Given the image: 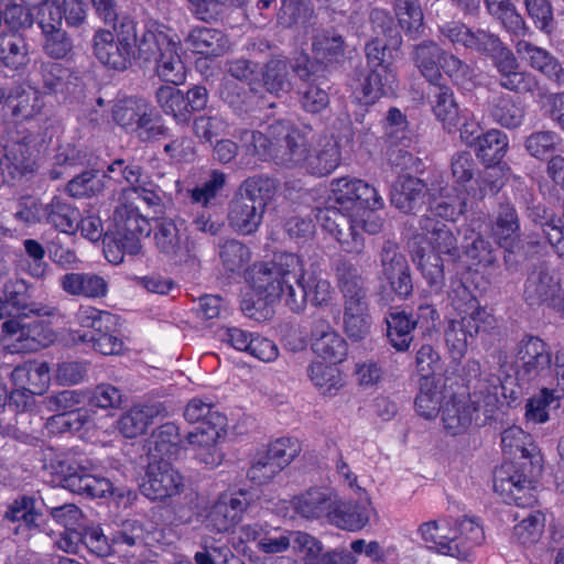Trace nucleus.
<instances>
[{"mask_svg": "<svg viewBox=\"0 0 564 564\" xmlns=\"http://www.w3.org/2000/svg\"><path fill=\"white\" fill-rule=\"evenodd\" d=\"M134 47L138 50L139 58L156 63V74L162 80L173 85L185 82V66L178 53L181 42L171 30L158 21H148L138 34L135 22L124 18L120 22L117 37L105 29H98L93 37L96 58L118 70H123L130 65Z\"/></svg>", "mask_w": 564, "mask_h": 564, "instance_id": "obj_1", "label": "nucleus"}, {"mask_svg": "<svg viewBox=\"0 0 564 564\" xmlns=\"http://www.w3.org/2000/svg\"><path fill=\"white\" fill-rule=\"evenodd\" d=\"M329 206L317 208L315 218L332 235L343 251L360 254L362 232L376 235L383 223L376 210L384 205L378 191L358 178L340 177L330 183Z\"/></svg>", "mask_w": 564, "mask_h": 564, "instance_id": "obj_2", "label": "nucleus"}, {"mask_svg": "<svg viewBox=\"0 0 564 564\" xmlns=\"http://www.w3.org/2000/svg\"><path fill=\"white\" fill-rule=\"evenodd\" d=\"M303 260L294 253H281L269 263L254 264L250 283L260 297L268 302L284 300L293 312H302L308 302L314 306L327 305L332 300L328 280L310 278L305 281Z\"/></svg>", "mask_w": 564, "mask_h": 564, "instance_id": "obj_3", "label": "nucleus"}, {"mask_svg": "<svg viewBox=\"0 0 564 564\" xmlns=\"http://www.w3.org/2000/svg\"><path fill=\"white\" fill-rule=\"evenodd\" d=\"M336 276L344 297V330L350 339L361 340L371 326L364 279L357 267L347 260L338 263Z\"/></svg>", "mask_w": 564, "mask_h": 564, "instance_id": "obj_4", "label": "nucleus"}, {"mask_svg": "<svg viewBox=\"0 0 564 564\" xmlns=\"http://www.w3.org/2000/svg\"><path fill=\"white\" fill-rule=\"evenodd\" d=\"M274 189L271 178L254 176L246 180L229 205V226L240 235H251L260 227Z\"/></svg>", "mask_w": 564, "mask_h": 564, "instance_id": "obj_5", "label": "nucleus"}, {"mask_svg": "<svg viewBox=\"0 0 564 564\" xmlns=\"http://www.w3.org/2000/svg\"><path fill=\"white\" fill-rule=\"evenodd\" d=\"M151 230L149 218L138 207L120 203L113 213V231L104 241L107 260L117 264L123 260V253H139L141 239L149 237Z\"/></svg>", "mask_w": 564, "mask_h": 564, "instance_id": "obj_6", "label": "nucleus"}, {"mask_svg": "<svg viewBox=\"0 0 564 564\" xmlns=\"http://www.w3.org/2000/svg\"><path fill=\"white\" fill-rule=\"evenodd\" d=\"M527 220L521 248L527 254L544 252L551 246L560 257H564V224L561 217L544 203L531 198L527 200Z\"/></svg>", "mask_w": 564, "mask_h": 564, "instance_id": "obj_7", "label": "nucleus"}, {"mask_svg": "<svg viewBox=\"0 0 564 564\" xmlns=\"http://www.w3.org/2000/svg\"><path fill=\"white\" fill-rule=\"evenodd\" d=\"M45 148V137L39 130H19L7 145L0 143V174L15 178L34 173Z\"/></svg>", "mask_w": 564, "mask_h": 564, "instance_id": "obj_8", "label": "nucleus"}, {"mask_svg": "<svg viewBox=\"0 0 564 564\" xmlns=\"http://www.w3.org/2000/svg\"><path fill=\"white\" fill-rule=\"evenodd\" d=\"M474 406L470 394L447 395L444 389L425 391V420L441 412L443 426L451 435H458L470 426L477 411Z\"/></svg>", "mask_w": 564, "mask_h": 564, "instance_id": "obj_9", "label": "nucleus"}, {"mask_svg": "<svg viewBox=\"0 0 564 564\" xmlns=\"http://www.w3.org/2000/svg\"><path fill=\"white\" fill-rule=\"evenodd\" d=\"M112 119L126 132L134 133L142 141L159 139L167 130L153 108L141 98L129 97L116 102Z\"/></svg>", "mask_w": 564, "mask_h": 564, "instance_id": "obj_10", "label": "nucleus"}, {"mask_svg": "<svg viewBox=\"0 0 564 564\" xmlns=\"http://www.w3.org/2000/svg\"><path fill=\"white\" fill-rule=\"evenodd\" d=\"M269 132L276 142L272 160L285 167H299L307 172L311 149L306 134L285 121L273 122L269 126Z\"/></svg>", "mask_w": 564, "mask_h": 564, "instance_id": "obj_11", "label": "nucleus"}, {"mask_svg": "<svg viewBox=\"0 0 564 564\" xmlns=\"http://www.w3.org/2000/svg\"><path fill=\"white\" fill-rule=\"evenodd\" d=\"M517 378L524 381L547 378L551 375L552 355L547 345L538 336L525 335L514 348Z\"/></svg>", "mask_w": 564, "mask_h": 564, "instance_id": "obj_12", "label": "nucleus"}, {"mask_svg": "<svg viewBox=\"0 0 564 564\" xmlns=\"http://www.w3.org/2000/svg\"><path fill=\"white\" fill-rule=\"evenodd\" d=\"M155 97L163 112L178 122H187L191 112L205 109L208 102V93L203 86H194L186 94L174 86H161Z\"/></svg>", "mask_w": 564, "mask_h": 564, "instance_id": "obj_13", "label": "nucleus"}, {"mask_svg": "<svg viewBox=\"0 0 564 564\" xmlns=\"http://www.w3.org/2000/svg\"><path fill=\"white\" fill-rule=\"evenodd\" d=\"M523 299L531 307L542 305L556 310L564 307V293L561 284L543 262L535 265L529 273L524 283Z\"/></svg>", "mask_w": 564, "mask_h": 564, "instance_id": "obj_14", "label": "nucleus"}, {"mask_svg": "<svg viewBox=\"0 0 564 564\" xmlns=\"http://www.w3.org/2000/svg\"><path fill=\"white\" fill-rule=\"evenodd\" d=\"M11 380L17 387L11 392L12 400L18 403V398H25L22 408L28 409L33 402V395H41L48 389L50 367L45 361H25L12 370Z\"/></svg>", "mask_w": 564, "mask_h": 564, "instance_id": "obj_15", "label": "nucleus"}, {"mask_svg": "<svg viewBox=\"0 0 564 564\" xmlns=\"http://www.w3.org/2000/svg\"><path fill=\"white\" fill-rule=\"evenodd\" d=\"M477 158L485 164L487 171L482 182L488 184L490 191L496 194L503 186V181L497 177V165L500 164L507 153L509 142L505 132L498 129L488 130L474 139Z\"/></svg>", "mask_w": 564, "mask_h": 564, "instance_id": "obj_16", "label": "nucleus"}, {"mask_svg": "<svg viewBox=\"0 0 564 564\" xmlns=\"http://www.w3.org/2000/svg\"><path fill=\"white\" fill-rule=\"evenodd\" d=\"M183 487V476L167 459H152L141 484V492L151 500H164L178 495Z\"/></svg>", "mask_w": 564, "mask_h": 564, "instance_id": "obj_17", "label": "nucleus"}, {"mask_svg": "<svg viewBox=\"0 0 564 564\" xmlns=\"http://www.w3.org/2000/svg\"><path fill=\"white\" fill-rule=\"evenodd\" d=\"M425 241L433 250L430 257L434 271L429 273V285L435 294H438L444 285L443 265L441 254H452L456 249V239L451 229L444 223L434 221L430 216H425Z\"/></svg>", "mask_w": 564, "mask_h": 564, "instance_id": "obj_18", "label": "nucleus"}, {"mask_svg": "<svg viewBox=\"0 0 564 564\" xmlns=\"http://www.w3.org/2000/svg\"><path fill=\"white\" fill-rule=\"evenodd\" d=\"M28 284L22 279L7 281L0 294V318L51 316L55 308L41 303H26Z\"/></svg>", "mask_w": 564, "mask_h": 564, "instance_id": "obj_19", "label": "nucleus"}, {"mask_svg": "<svg viewBox=\"0 0 564 564\" xmlns=\"http://www.w3.org/2000/svg\"><path fill=\"white\" fill-rule=\"evenodd\" d=\"M311 349L321 359L338 365L348 356L346 339L330 325L327 319H315L311 329Z\"/></svg>", "mask_w": 564, "mask_h": 564, "instance_id": "obj_20", "label": "nucleus"}, {"mask_svg": "<svg viewBox=\"0 0 564 564\" xmlns=\"http://www.w3.org/2000/svg\"><path fill=\"white\" fill-rule=\"evenodd\" d=\"M250 497L247 491L223 494L214 505L209 521L218 532H226L237 525L248 509Z\"/></svg>", "mask_w": 564, "mask_h": 564, "instance_id": "obj_21", "label": "nucleus"}, {"mask_svg": "<svg viewBox=\"0 0 564 564\" xmlns=\"http://www.w3.org/2000/svg\"><path fill=\"white\" fill-rule=\"evenodd\" d=\"M224 434L225 429L216 430L215 426H197L184 440V449L193 451L198 462L214 468L223 460V454L216 444Z\"/></svg>", "mask_w": 564, "mask_h": 564, "instance_id": "obj_22", "label": "nucleus"}, {"mask_svg": "<svg viewBox=\"0 0 564 564\" xmlns=\"http://www.w3.org/2000/svg\"><path fill=\"white\" fill-rule=\"evenodd\" d=\"M457 530H453L447 521L425 522V547L443 555L465 560L468 547L457 542Z\"/></svg>", "mask_w": 564, "mask_h": 564, "instance_id": "obj_23", "label": "nucleus"}, {"mask_svg": "<svg viewBox=\"0 0 564 564\" xmlns=\"http://www.w3.org/2000/svg\"><path fill=\"white\" fill-rule=\"evenodd\" d=\"M494 490L505 497L507 502L521 505L527 491L532 489V479L520 473L512 463L502 464L494 471Z\"/></svg>", "mask_w": 564, "mask_h": 564, "instance_id": "obj_24", "label": "nucleus"}, {"mask_svg": "<svg viewBox=\"0 0 564 564\" xmlns=\"http://www.w3.org/2000/svg\"><path fill=\"white\" fill-rule=\"evenodd\" d=\"M336 494L327 488L314 487L295 496L291 503L293 510L306 520L329 519Z\"/></svg>", "mask_w": 564, "mask_h": 564, "instance_id": "obj_25", "label": "nucleus"}, {"mask_svg": "<svg viewBox=\"0 0 564 564\" xmlns=\"http://www.w3.org/2000/svg\"><path fill=\"white\" fill-rule=\"evenodd\" d=\"M490 59L499 74L502 88L516 93L531 90L530 75L519 70V63L506 44Z\"/></svg>", "mask_w": 564, "mask_h": 564, "instance_id": "obj_26", "label": "nucleus"}, {"mask_svg": "<svg viewBox=\"0 0 564 564\" xmlns=\"http://www.w3.org/2000/svg\"><path fill=\"white\" fill-rule=\"evenodd\" d=\"M59 284L62 290L72 296L95 300L108 294V281L94 272L66 273L61 278Z\"/></svg>", "mask_w": 564, "mask_h": 564, "instance_id": "obj_27", "label": "nucleus"}, {"mask_svg": "<svg viewBox=\"0 0 564 564\" xmlns=\"http://www.w3.org/2000/svg\"><path fill=\"white\" fill-rule=\"evenodd\" d=\"M381 264L382 273L389 281L392 291L400 297L408 296L412 291L408 264L393 245H386L382 248Z\"/></svg>", "mask_w": 564, "mask_h": 564, "instance_id": "obj_28", "label": "nucleus"}, {"mask_svg": "<svg viewBox=\"0 0 564 564\" xmlns=\"http://www.w3.org/2000/svg\"><path fill=\"white\" fill-rule=\"evenodd\" d=\"M492 235L501 248L508 251L519 245L520 218L518 212L509 202L500 203L492 224Z\"/></svg>", "mask_w": 564, "mask_h": 564, "instance_id": "obj_29", "label": "nucleus"}, {"mask_svg": "<svg viewBox=\"0 0 564 564\" xmlns=\"http://www.w3.org/2000/svg\"><path fill=\"white\" fill-rule=\"evenodd\" d=\"M340 161L339 142L334 137H321L311 150L307 173L315 176L329 175L339 166Z\"/></svg>", "mask_w": 564, "mask_h": 564, "instance_id": "obj_30", "label": "nucleus"}, {"mask_svg": "<svg viewBox=\"0 0 564 564\" xmlns=\"http://www.w3.org/2000/svg\"><path fill=\"white\" fill-rule=\"evenodd\" d=\"M148 454L151 459H170L184 448V440L174 423H165L156 427L148 440Z\"/></svg>", "mask_w": 564, "mask_h": 564, "instance_id": "obj_31", "label": "nucleus"}, {"mask_svg": "<svg viewBox=\"0 0 564 564\" xmlns=\"http://www.w3.org/2000/svg\"><path fill=\"white\" fill-rule=\"evenodd\" d=\"M372 509L370 503H347L335 497L328 522L339 529L347 531H359L364 529L370 520Z\"/></svg>", "mask_w": 564, "mask_h": 564, "instance_id": "obj_32", "label": "nucleus"}, {"mask_svg": "<svg viewBox=\"0 0 564 564\" xmlns=\"http://www.w3.org/2000/svg\"><path fill=\"white\" fill-rule=\"evenodd\" d=\"M447 184L444 185V180L437 181V186L432 183L429 188V212L431 215L440 217L445 220L455 221L459 215H463L467 209V202L460 200L456 196L447 194Z\"/></svg>", "mask_w": 564, "mask_h": 564, "instance_id": "obj_33", "label": "nucleus"}, {"mask_svg": "<svg viewBox=\"0 0 564 564\" xmlns=\"http://www.w3.org/2000/svg\"><path fill=\"white\" fill-rule=\"evenodd\" d=\"M163 411L160 403L155 404H135L118 420V429L120 433L133 438L142 435L153 420Z\"/></svg>", "mask_w": 564, "mask_h": 564, "instance_id": "obj_34", "label": "nucleus"}, {"mask_svg": "<svg viewBox=\"0 0 564 564\" xmlns=\"http://www.w3.org/2000/svg\"><path fill=\"white\" fill-rule=\"evenodd\" d=\"M85 399V394L82 391L64 390L46 398L45 403L50 411L58 413L56 419L63 425H70L72 416H75L79 425H84L87 421V416L77 412V410L79 405L84 403Z\"/></svg>", "mask_w": 564, "mask_h": 564, "instance_id": "obj_35", "label": "nucleus"}, {"mask_svg": "<svg viewBox=\"0 0 564 564\" xmlns=\"http://www.w3.org/2000/svg\"><path fill=\"white\" fill-rule=\"evenodd\" d=\"M307 376L313 386L324 397H335L345 386L343 372L336 365L312 361L307 367Z\"/></svg>", "mask_w": 564, "mask_h": 564, "instance_id": "obj_36", "label": "nucleus"}, {"mask_svg": "<svg viewBox=\"0 0 564 564\" xmlns=\"http://www.w3.org/2000/svg\"><path fill=\"white\" fill-rule=\"evenodd\" d=\"M427 96L435 117L445 126H454L458 118V106L452 90L444 84L429 79Z\"/></svg>", "mask_w": 564, "mask_h": 564, "instance_id": "obj_37", "label": "nucleus"}, {"mask_svg": "<svg viewBox=\"0 0 564 564\" xmlns=\"http://www.w3.org/2000/svg\"><path fill=\"white\" fill-rule=\"evenodd\" d=\"M484 3L488 14L498 20L510 34L525 36L530 33L523 17L511 0H484Z\"/></svg>", "mask_w": 564, "mask_h": 564, "instance_id": "obj_38", "label": "nucleus"}, {"mask_svg": "<svg viewBox=\"0 0 564 564\" xmlns=\"http://www.w3.org/2000/svg\"><path fill=\"white\" fill-rule=\"evenodd\" d=\"M395 82V75L389 66L371 68L361 83L360 100L365 104H373L380 97L393 94Z\"/></svg>", "mask_w": 564, "mask_h": 564, "instance_id": "obj_39", "label": "nucleus"}, {"mask_svg": "<svg viewBox=\"0 0 564 564\" xmlns=\"http://www.w3.org/2000/svg\"><path fill=\"white\" fill-rule=\"evenodd\" d=\"M489 115L497 124L507 129H516L523 121L525 108L518 98L500 95L490 102Z\"/></svg>", "mask_w": 564, "mask_h": 564, "instance_id": "obj_40", "label": "nucleus"}, {"mask_svg": "<svg viewBox=\"0 0 564 564\" xmlns=\"http://www.w3.org/2000/svg\"><path fill=\"white\" fill-rule=\"evenodd\" d=\"M187 42L196 53L204 55L219 56L229 48V41L221 31L205 26L193 29Z\"/></svg>", "mask_w": 564, "mask_h": 564, "instance_id": "obj_41", "label": "nucleus"}, {"mask_svg": "<svg viewBox=\"0 0 564 564\" xmlns=\"http://www.w3.org/2000/svg\"><path fill=\"white\" fill-rule=\"evenodd\" d=\"M79 216L78 209L61 197H54L45 206L44 219L63 234L74 235L78 230Z\"/></svg>", "mask_w": 564, "mask_h": 564, "instance_id": "obj_42", "label": "nucleus"}, {"mask_svg": "<svg viewBox=\"0 0 564 564\" xmlns=\"http://www.w3.org/2000/svg\"><path fill=\"white\" fill-rule=\"evenodd\" d=\"M423 183L419 177L401 175L393 185L391 203L404 213H411L421 205Z\"/></svg>", "mask_w": 564, "mask_h": 564, "instance_id": "obj_43", "label": "nucleus"}, {"mask_svg": "<svg viewBox=\"0 0 564 564\" xmlns=\"http://www.w3.org/2000/svg\"><path fill=\"white\" fill-rule=\"evenodd\" d=\"M158 249L167 257L183 256L187 251L186 239L178 225L172 219H163L154 234Z\"/></svg>", "mask_w": 564, "mask_h": 564, "instance_id": "obj_44", "label": "nucleus"}, {"mask_svg": "<svg viewBox=\"0 0 564 564\" xmlns=\"http://www.w3.org/2000/svg\"><path fill=\"white\" fill-rule=\"evenodd\" d=\"M291 73L292 67L286 59L272 58L262 72L263 86L270 94H286L292 88Z\"/></svg>", "mask_w": 564, "mask_h": 564, "instance_id": "obj_45", "label": "nucleus"}, {"mask_svg": "<svg viewBox=\"0 0 564 564\" xmlns=\"http://www.w3.org/2000/svg\"><path fill=\"white\" fill-rule=\"evenodd\" d=\"M26 318H10L2 324L1 343L10 354L33 352Z\"/></svg>", "mask_w": 564, "mask_h": 564, "instance_id": "obj_46", "label": "nucleus"}, {"mask_svg": "<svg viewBox=\"0 0 564 564\" xmlns=\"http://www.w3.org/2000/svg\"><path fill=\"white\" fill-rule=\"evenodd\" d=\"M184 417L191 423H200L199 426H215L216 430H224L227 419L210 402L202 399H192L184 411Z\"/></svg>", "mask_w": 564, "mask_h": 564, "instance_id": "obj_47", "label": "nucleus"}, {"mask_svg": "<svg viewBox=\"0 0 564 564\" xmlns=\"http://www.w3.org/2000/svg\"><path fill=\"white\" fill-rule=\"evenodd\" d=\"M242 150L251 156H258L260 160L273 159L276 142L270 135L269 127L267 134L257 130H242L239 135Z\"/></svg>", "mask_w": 564, "mask_h": 564, "instance_id": "obj_48", "label": "nucleus"}, {"mask_svg": "<svg viewBox=\"0 0 564 564\" xmlns=\"http://www.w3.org/2000/svg\"><path fill=\"white\" fill-rule=\"evenodd\" d=\"M388 330L387 335L391 345L399 351L406 350L412 341L411 332L415 326V322L403 313H391L387 317Z\"/></svg>", "mask_w": 564, "mask_h": 564, "instance_id": "obj_49", "label": "nucleus"}, {"mask_svg": "<svg viewBox=\"0 0 564 564\" xmlns=\"http://www.w3.org/2000/svg\"><path fill=\"white\" fill-rule=\"evenodd\" d=\"M312 48L315 57L324 63L338 62L345 52L343 37L330 31L316 34Z\"/></svg>", "mask_w": 564, "mask_h": 564, "instance_id": "obj_50", "label": "nucleus"}, {"mask_svg": "<svg viewBox=\"0 0 564 564\" xmlns=\"http://www.w3.org/2000/svg\"><path fill=\"white\" fill-rule=\"evenodd\" d=\"M561 395L555 394L554 390L542 389L539 394L531 397L525 404V417L535 423H545L549 416V409L560 406Z\"/></svg>", "mask_w": 564, "mask_h": 564, "instance_id": "obj_51", "label": "nucleus"}, {"mask_svg": "<svg viewBox=\"0 0 564 564\" xmlns=\"http://www.w3.org/2000/svg\"><path fill=\"white\" fill-rule=\"evenodd\" d=\"M101 328L97 332H85L78 335V340L82 343L89 344L96 351L106 355H120L123 351V340L117 336L113 332Z\"/></svg>", "mask_w": 564, "mask_h": 564, "instance_id": "obj_52", "label": "nucleus"}, {"mask_svg": "<svg viewBox=\"0 0 564 564\" xmlns=\"http://www.w3.org/2000/svg\"><path fill=\"white\" fill-rule=\"evenodd\" d=\"M528 17L534 26L546 35H551L556 28L551 0H523Z\"/></svg>", "mask_w": 564, "mask_h": 564, "instance_id": "obj_53", "label": "nucleus"}, {"mask_svg": "<svg viewBox=\"0 0 564 564\" xmlns=\"http://www.w3.org/2000/svg\"><path fill=\"white\" fill-rule=\"evenodd\" d=\"M250 256L249 248L236 239L227 240L220 246L219 257L229 272L242 270L249 263Z\"/></svg>", "mask_w": 564, "mask_h": 564, "instance_id": "obj_54", "label": "nucleus"}, {"mask_svg": "<svg viewBox=\"0 0 564 564\" xmlns=\"http://www.w3.org/2000/svg\"><path fill=\"white\" fill-rule=\"evenodd\" d=\"M463 248L465 254L479 264L489 267L496 262V254L491 243L474 230L470 236H465Z\"/></svg>", "mask_w": 564, "mask_h": 564, "instance_id": "obj_55", "label": "nucleus"}, {"mask_svg": "<svg viewBox=\"0 0 564 564\" xmlns=\"http://www.w3.org/2000/svg\"><path fill=\"white\" fill-rule=\"evenodd\" d=\"M75 317L82 327L89 329L88 332H97L101 328L108 329L116 325L115 315L90 305L79 306Z\"/></svg>", "mask_w": 564, "mask_h": 564, "instance_id": "obj_56", "label": "nucleus"}, {"mask_svg": "<svg viewBox=\"0 0 564 564\" xmlns=\"http://www.w3.org/2000/svg\"><path fill=\"white\" fill-rule=\"evenodd\" d=\"M227 129V121L217 113L198 116L193 121V132L202 142L210 143L214 138L225 134Z\"/></svg>", "mask_w": 564, "mask_h": 564, "instance_id": "obj_57", "label": "nucleus"}, {"mask_svg": "<svg viewBox=\"0 0 564 564\" xmlns=\"http://www.w3.org/2000/svg\"><path fill=\"white\" fill-rule=\"evenodd\" d=\"M226 183V175L219 171H213L209 178L203 184L188 189V195L193 204L207 206L216 198Z\"/></svg>", "mask_w": 564, "mask_h": 564, "instance_id": "obj_58", "label": "nucleus"}, {"mask_svg": "<svg viewBox=\"0 0 564 564\" xmlns=\"http://www.w3.org/2000/svg\"><path fill=\"white\" fill-rule=\"evenodd\" d=\"M558 143V137L554 131H534L524 140L527 152L535 159H544L553 152Z\"/></svg>", "mask_w": 564, "mask_h": 564, "instance_id": "obj_59", "label": "nucleus"}, {"mask_svg": "<svg viewBox=\"0 0 564 564\" xmlns=\"http://www.w3.org/2000/svg\"><path fill=\"white\" fill-rule=\"evenodd\" d=\"M145 533L143 522L137 519H128L112 534V544L115 547L142 544L145 540Z\"/></svg>", "mask_w": 564, "mask_h": 564, "instance_id": "obj_60", "label": "nucleus"}, {"mask_svg": "<svg viewBox=\"0 0 564 564\" xmlns=\"http://www.w3.org/2000/svg\"><path fill=\"white\" fill-rule=\"evenodd\" d=\"M44 101L35 89L23 90L13 106V116L20 120H30L41 113Z\"/></svg>", "mask_w": 564, "mask_h": 564, "instance_id": "obj_61", "label": "nucleus"}, {"mask_svg": "<svg viewBox=\"0 0 564 564\" xmlns=\"http://www.w3.org/2000/svg\"><path fill=\"white\" fill-rule=\"evenodd\" d=\"M45 206L32 196L21 197L13 213V217L23 226H33L44 220Z\"/></svg>", "mask_w": 564, "mask_h": 564, "instance_id": "obj_62", "label": "nucleus"}, {"mask_svg": "<svg viewBox=\"0 0 564 564\" xmlns=\"http://www.w3.org/2000/svg\"><path fill=\"white\" fill-rule=\"evenodd\" d=\"M44 42L43 50L52 58L61 59L68 56L73 50V42L67 33L61 28L42 32Z\"/></svg>", "mask_w": 564, "mask_h": 564, "instance_id": "obj_63", "label": "nucleus"}, {"mask_svg": "<svg viewBox=\"0 0 564 564\" xmlns=\"http://www.w3.org/2000/svg\"><path fill=\"white\" fill-rule=\"evenodd\" d=\"M503 45L505 43L497 34L488 30L476 29L473 30L466 48L491 58Z\"/></svg>", "mask_w": 564, "mask_h": 564, "instance_id": "obj_64", "label": "nucleus"}]
</instances>
